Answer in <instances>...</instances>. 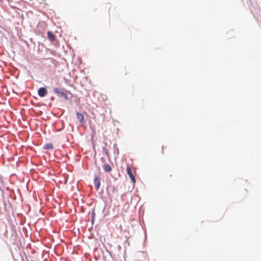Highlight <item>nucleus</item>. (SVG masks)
Wrapping results in <instances>:
<instances>
[{
	"label": "nucleus",
	"mask_w": 261,
	"mask_h": 261,
	"mask_svg": "<svg viewBox=\"0 0 261 261\" xmlns=\"http://www.w3.org/2000/svg\"><path fill=\"white\" fill-rule=\"evenodd\" d=\"M54 91L55 93H56L57 94H59L60 96L64 97L65 99L68 98L66 92H65L63 90L56 88L54 89Z\"/></svg>",
	"instance_id": "obj_1"
},
{
	"label": "nucleus",
	"mask_w": 261,
	"mask_h": 261,
	"mask_svg": "<svg viewBox=\"0 0 261 261\" xmlns=\"http://www.w3.org/2000/svg\"><path fill=\"white\" fill-rule=\"evenodd\" d=\"M126 172H127V173L129 177H130L132 181L134 184H135L136 182L135 176L133 175V171H132L131 168L128 166H127Z\"/></svg>",
	"instance_id": "obj_2"
},
{
	"label": "nucleus",
	"mask_w": 261,
	"mask_h": 261,
	"mask_svg": "<svg viewBox=\"0 0 261 261\" xmlns=\"http://www.w3.org/2000/svg\"><path fill=\"white\" fill-rule=\"evenodd\" d=\"M76 118L79 120V122L82 124H84L86 123V121L84 120V116L83 114L80 113L79 112L76 113Z\"/></svg>",
	"instance_id": "obj_3"
},
{
	"label": "nucleus",
	"mask_w": 261,
	"mask_h": 261,
	"mask_svg": "<svg viewBox=\"0 0 261 261\" xmlns=\"http://www.w3.org/2000/svg\"><path fill=\"white\" fill-rule=\"evenodd\" d=\"M47 93V90L45 88L41 87L38 90V95L40 97L45 96Z\"/></svg>",
	"instance_id": "obj_4"
},
{
	"label": "nucleus",
	"mask_w": 261,
	"mask_h": 261,
	"mask_svg": "<svg viewBox=\"0 0 261 261\" xmlns=\"http://www.w3.org/2000/svg\"><path fill=\"white\" fill-rule=\"evenodd\" d=\"M94 184L96 190H98L100 185V179L98 177H95L94 179Z\"/></svg>",
	"instance_id": "obj_5"
},
{
	"label": "nucleus",
	"mask_w": 261,
	"mask_h": 261,
	"mask_svg": "<svg viewBox=\"0 0 261 261\" xmlns=\"http://www.w3.org/2000/svg\"><path fill=\"white\" fill-rule=\"evenodd\" d=\"M102 168L104 170V171L107 172H109L112 170L111 166L107 164H104L102 166Z\"/></svg>",
	"instance_id": "obj_6"
},
{
	"label": "nucleus",
	"mask_w": 261,
	"mask_h": 261,
	"mask_svg": "<svg viewBox=\"0 0 261 261\" xmlns=\"http://www.w3.org/2000/svg\"><path fill=\"white\" fill-rule=\"evenodd\" d=\"M47 36L48 39L51 41H53L55 40V35L50 31L48 32L47 33Z\"/></svg>",
	"instance_id": "obj_7"
},
{
	"label": "nucleus",
	"mask_w": 261,
	"mask_h": 261,
	"mask_svg": "<svg viewBox=\"0 0 261 261\" xmlns=\"http://www.w3.org/2000/svg\"><path fill=\"white\" fill-rule=\"evenodd\" d=\"M44 148L46 149H53L54 146L52 143H47L45 144Z\"/></svg>",
	"instance_id": "obj_8"
},
{
	"label": "nucleus",
	"mask_w": 261,
	"mask_h": 261,
	"mask_svg": "<svg viewBox=\"0 0 261 261\" xmlns=\"http://www.w3.org/2000/svg\"><path fill=\"white\" fill-rule=\"evenodd\" d=\"M94 216H95V213L94 211L92 212V217H93V219H92V221H93L94 220Z\"/></svg>",
	"instance_id": "obj_9"
}]
</instances>
